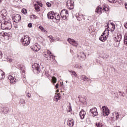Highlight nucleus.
<instances>
[{
	"mask_svg": "<svg viewBox=\"0 0 127 127\" xmlns=\"http://www.w3.org/2000/svg\"><path fill=\"white\" fill-rule=\"evenodd\" d=\"M20 42L24 46H27L30 43V38L27 35L24 36L21 39Z\"/></svg>",
	"mask_w": 127,
	"mask_h": 127,
	"instance_id": "2",
	"label": "nucleus"
},
{
	"mask_svg": "<svg viewBox=\"0 0 127 127\" xmlns=\"http://www.w3.org/2000/svg\"><path fill=\"white\" fill-rule=\"evenodd\" d=\"M1 58H2V53L0 52V59H1Z\"/></svg>",
	"mask_w": 127,
	"mask_h": 127,
	"instance_id": "48",
	"label": "nucleus"
},
{
	"mask_svg": "<svg viewBox=\"0 0 127 127\" xmlns=\"http://www.w3.org/2000/svg\"><path fill=\"white\" fill-rule=\"evenodd\" d=\"M115 40L118 43L117 47L120 46V41L122 40V35L121 34H118L116 37H115Z\"/></svg>",
	"mask_w": 127,
	"mask_h": 127,
	"instance_id": "10",
	"label": "nucleus"
},
{
	"mask_svg": "<svg viewBox=\"0 0 127 127\" xmlns=\"http://www.w3.org/2000/svg\"><path fill=\"white\" fill-rule=\"evenodd\" d=\"M56 89H58V88H59V84L58 83L55 86Z\"/></svg>",
	"mask_w": 127,
	"mask_h": 127,
	"instance_id": "50",
	"label": "nucleus"
},
{
	"mask_svg": "<svg viewBox=\"0 0 127 127\" xmlns=\"http://www.w3.org/2000/svg\"><path fill=\"white\" fill-rule=\"evenodd\" d=\"M120 93V96H121V97H125V93H124V92H122V91H119Z\"/></svg>",
	"mask_w": 127,
	"mask_h": 127,
	"instance_id": "39",
	"label": "nucleus"
},
{
	"mask_svg": "<svg viewBox=\"0 0 127 127\" xmlns=\"http://www.w3.org/2000/svg\"><path fill=\"white\" fill-rule=\"evenodd\" d=\"M96 127H104V124L102 122H98L96 124Z\"/></svg>",
	"mask_w": 127,
	"mask_h": 127,
	"instance_id": "30",
	"label": "nucleus"
},
{
	"mask_svg": "<svg viewBox=\"0 0 127 127\" xmlns=\"http://www.w3.org/2000/svg\"><path fill=\"white\" fill-rule=\"evenodd\" d=\"M95 12L101 15V14L103 13V8L101 6H98L95 9Z\"/></svg>",
	"mask_w": 127,
	"mask_h": 127,
	"instance_id": "16",
	"label": "nucleus"
},
{
	"mask_svg": "<svg viewBox=\"0 0 127 127\" xmlns=\"http://www.w3.org/2000/svg\"><path fill=\"white\" fill-rule=\"evenodd\" d=\"M109 30L106 29L103 32V34L101 35V37L99 38V39L102 42H105V40H107V38L109 36Z\"/></svg>",
	"mask_w": 127,
	"mask_h": 127,
	"instance_id": "3",
	"label": "nucleus"
},
{
	"mask_svg": "<svg viewBox=\"0 0 127 127\" xmlns=\"http://www.w3.org/2000/svg\"><path fill=\"white\" fill-rule=\"evenodd\" d=\"M66 6L69 9H73L74 8V1L68 0L66 2Z\"/></svg>",
	"mask_w": 127,
	"mask_h": 127,
	"instance_id": "7",
	"label": "nucleus"
},
{
	"mask_svg": "<svg viewBox=\"0 0 127 127\" xmlns=\"http://www.w3.org/2000/svg\"><path fill=\"white\" fill-rule=\"evenodd\" d=\"M6 60H7V61H9V62H12V59L9 58H7Z\"/></svg>",
	"mask_w": 127,
	"mask_h": 127,
	"instance_id": "45",
	"label": "nucleus"
},
{
	"mask_svg": "<svg viewBox=\"0 0 127 127\" xmlns=\"http://www.w3.org/2000/svg\"><path fill=\"white\" fill-rule=\"evenodd\" d=\"M78 69H80L81 70H82V69H83V66H78Z\"/></svg>",
	"mask_w": 127,
	"mask_h": 127,
	"instance_id": "54",
	"label": "nucleus"
},
{
	"mask_svg": "<svg viewBox=\"0 0 127 127\" xmlns=\"http://www.w3.org/2000/svg\"><path fill=\"white\" fill-rule=\"evenodd\" d=\"M102 110V114L104 117H107L108 115H110V110L107 106H103L101 108Z\"/></svg>",
	"mask_w": 127,
	"mask_h": 127,
	"instance_id": "5",
	"label": "nucleus"
},
{
	"mask_svg": "<svg viewBox=\"0 0 127 127\" xmlns=\"http://www.w3.org/2000/svg\"><path fill=\"white\" fill-rule=\"evenodd\" d=\"M71 111H72V107L71 106H69V112H71Z\"/></svg>",
	"mask_w": 127,
	"mask_h": 127,
	"instance_id": "53",
	"label": "nucleus"
},
{
	"mask_svg": "<svg viewBox=\"0 0 127 127\" xmlns=\"http://www.w3.org/2000/svg\"><path fill=\"white\" fill-rule=\"evenodd\" d=\"M108 1L111 3H117V0H108Z\"/></svg>",
	"mask_w": 127,
	"mask_h": 127,
	"instance_id": "37",
	"label": "nucleus"
},
{
	"mask_svg": "<svg viewBox=\"0 0 127 127\" xmlns=\"http://www.w3.org/2000/svg\"><path fill=\"white\" fill-rule=\"evenodd\" d=\"M41 4H42V3H40V4H39V5H41Z\"/></svg>",
	"mask_w": 127,
	"mask_h": 127,
	"instance_id": "63",
	"label": "nucleus"
},
{
	"mask_svg": "<svg viewBox=\"0 0 127 127\" xmlns=\"http://www.w3.org/2000/svg\"><path fill=\"white\" fill-rule=\"evenodd\" d=\"M61 16H62V18H63L64 20H66V19H67V17L69 16V13H68V11L66 9H64L61 11Z\"/></svg>",
	"mask_w": 127,
	"mask_h": 127,
	"instance_id": "4",
	"label": "nucleus"
},
{
	"mask_svg": "<svg viewBox=\"0 0 127 127\" xmlns=\"http://www.w3.org/2000/svg\"><path fill=\"white\" fill-rule=\"evenodd\" d=\"M0 25L1 26V29L3 30H9L11 29V22L9 20H5L3 23H1Z\"/></svg>",
	"mask_w": 127,
	"mask_h": 127,
	"instance_id": "1",
	"label": "nucleus"
},
{
	"mask_svg": "<svg viewBox=\"0 0 127 127\" xmlns=\"http://www.w3.org/2000/svg\"><path fill=\"white\" fill-rule=\"evenodd\" d=\"M4 79V72L0 69V80H2Z\"/></svg>",
	"mask_w": 127,
	"mask_h": 127,
	"instance_id": "21",
	"label": "nucleus"
},
{
	"mask_svg": "<svg viewBox=\"0 0 127 127\" xmlns=\"http://www.w3.org/2000/svg\"><path fill=\"white\" fill-rule=\"evenodd\" d=\"M67 124L68 127H72L74 126L75 122H74V120L71 119L70 120L67 121Z\"/></svg>",
	"mask_w": 127,
	"mask_h": 127,
	"instance_id": "18",
	"label": "nucleus"
},
{
	"mask_svg": "<svg viewBox=\"0 0 127 127\" xmlns=\"http://www.w3.org/2000/svg\"><path fill=\"white\" fill-rule=\"evenodd\" d=\"M42 32H45L46 33H47V31L46 30H45V29H44V30H43Z\"/></svg>",
	"mask_w": 127,
	"mask_h": 127,
	"instance_id": "55",
	"label": "nucleus"
},
{
	"mask_svg": "<svg viewBox=\"0 0 127 127\" xmlns=\"http://www.w3.org/2000/svg\"><path fill=\"white\" fill-rule=\"evenodd\" d=\"M125 7H126V9H127V4L125 3Z\"/></svg>",
	"mask_w": 127,
	"mask_h": 127,
	"instance_id": "59",
	"label": "nucleus"
},
{
	"mask_svg": "<svg viewBox=\"0 0 127 127\" xmlns=\"http://www.w3.org/2000/svg\"><path fill=\"white\" fill-rule=\"evenodd\" d=\"M33 17L34 18V19H36V18H37V16H36L35 15H33Z\"/></svg>",
	"mask_w": 127,
	"mask_h": 127,
	"instance_id": "52",
	"label": "nucleus"
},
{
	"mask_svg": "<svg viewBox=\"0 0 127 127\" xmlns=\"http://www.w3.org/2000/svg\"><path fill=\"white\" fill-rule=\"evenodd\" d=\"M48 38L50 39V41L51 43H52V42H55V38L53 37V36H49Z\"/></svg>",
	"mask_w": 127,
	"mask_h": 127,
	"instance_id": "23",
	"label": "nucleus"
},
{
	"mask_svg": "<svg viewBox=\"0 0 127 127\" xmlns=\"http://www.w3.org/2000/svg\"><path fill=\"white\" fill-rule=\"evenodd\" d=\"M48 19H53L54 18V12L51 11L47 14Z\"/></svg>",
	"mask_w": 127,
	"mask_h": 127,
	"instance_id": "19",
	"label": "nucleus"
},
{
	"mask_svg": "<svg viewBox=\"0 0 127 127\" xmlns=\"http://www.w3.org/2000/svg\"><path fill=\"white\" fill-rule=\"evenodd\" d=\"M7 35V33L6 32L3 33L2 34V36H6Z\"/></svg>",
	"mask_w": 127,
	"mask_h": 127,
	"instance_id": "49",
	"label": "nucleus"
},
{
	"mask_svg": "<svg viewBox=\"0 0 127 127\" xmlns=\"http://www.w3.org/2000/svg\"><path fill=\"white\" fill-rule=\"evenodd\" d=\"M6 15H7V11H6V10L3 9L0 12V16L2 17L3 19H5Z\"/></svg>",
	"mask_w": 127,
	"mask_h": 127,
	"instance_id": "12",
	"label": "nucleus"
},
{
	"mask_svg": "<svg viewBox=\"0 0 127 127\" xmlns=\"http://www.w3.org/2000/svg\"><path fill=\"white\" fill-rule=\"evenodd\" d=\"M20 19H21V16H20V15L19 14H17L12 16L13 21L16 23H17V22H19Z\"/></svg>",
	"mask_w": 127,
	"mask_h": 127,
	"instance_id": "8",
	"label": "nucleus"
},
{
	"mask_svg": "<svg viewBox=\"0 0 127 127\" xmlns=\"http://www.w3.org/2000/svg\"><path fill=\"white\" fill-rule=\"evenodd\" d=\"M80 79H81V80H82L83 81H87L88 82H89V81H91V79H90V78L87 77V76H86V75H81L80 77Z\"/></svg>",
	"mask_w": 127,
	"mask_h": 127,
	"instance_id": "20",
	"label": "nucleus"
},
{
	"mask_svg": "<svg viewBox=\"0 0 127 127\" xmlns=\"http://www.w3.org/2000/svg\"><path fill=\"white\" fill-rule=\"evenodd\" d=\"M90 113H91L93 117H96V116H98V115H99L98 113V112L97 111L96 108H94L90 109Z\"/></svg>",
	"mask_w": 127,
	"mask_h": 127,
	"instance_id": "13",
	"label": "nucleus"
},
{
	"mask_svg": "<svg viewBox=\"0 0 127 127\" xmlns=\"http://www.w3.org/2000/svg\"><path fill=\"white\" fill-rule=\"evenodd\" d=\"M31 49H32V50L33 51H35V50H36V48H35V47H34V46H31Z\"/></svg>",
	"mask_w": 127,
	"mask_h": 127,
	"instance_id": "44",
	"label": "nucleus"
},
{
	"mask_svg": "<svg viewBox=\"0 0 127 127\" xmlns=\"http://www.w3.org/2000/svg\"><path fill=\"white\" fill-rule=\"evenodd\" d=\"M46 54H48V55L50 56L51 55V54H52V53H51V52H50V51L49 50H47V52H46Z\"/></svg>",
	"mask_w": 127,
	"mask_h": 127,
	"instance_id": "41",
	"label": "nucleus"
},
{
	"mask_svg": "<svg viewBox=\"0 0 127 127\" xmlns=\"http://www.w3.org/2000/svg\"><path fill=\"white\" fill-rule=\"evenodd\" d=\"M3 113H4V114H7V113H8V108L3 107Z\"/></svg>",
	"mask_w": 127,
	"mask_h": 127,
	"instance_id": "27",
	"label": "nucleus"
},
{
	"mask_svg": "<svg viewBox=\"0 0 127 127\" xmlns=\"http://www.w3.org/2000/svg\"><path fill=\"white\" fill-rule=\"evenodd\" d=\"M117 2H118V3H122V0H117Z\"/></svg>",
	"mask_w": 127,
	"mask_h": 127,
	"instance_id": "51",
	"label": "nucleus"
},
{
	"mask_svg": "<svg viewBox=\"0 0 127 127\" xmlns=\"http://www.w3.org/2000/svg\"><path fill=\"white\" fill-rule=\"evenodd\" d=\"M32 68H34V70L37 71V74L40 73V65H39L38 64H35L32 65Z\"/></svg>",
	"mask_w": 127,
	"mask_h": 127,
	"instance_id": "11",
	"label": "nucleus"
},
{
	"mask_svg": "<svg viewBox=\"0 0 127 127\" xmlns=\"http://www.w3.org/2000/svg\"><path fill=\"white\" fill-rule=\"evenodd\" d=\"M19 104L20 106L24 107V105H25V100L23 99H21L19 101Z\"/></svg>",
	"mask_w": 127,
	"mask_h": 127,
	"instance_id": "24",
	"label": "nucleus"
},
{
	"mask_svg": "<svg viewBox=\"0 0 127 127\" xmlns=\"http://www.w3.org/2000/svg\"><path fill=\"white\" fill-rule=\"evenodd\" d=\"M55 19H56L57 20H58V19H57L56 18H55Z\"/></svg>",
	"mask_w": 127,
	"mask_h": 127,
	"instance_id": "62",
	"label": "nucleus"
},
{
	"mask_svg": "<svg viewBox=\"0 0 127 127\" xmlns=\"http://www.w3.org/2000/svg\"><path fill=\"white\" fill-rule=\"evenodd\" d=\"M26 96L28 98H29L30 97H31V95L30 94V93H29V92H28L26 94Z\"/></svg>",
	"mask_w": 127,
	"mask_h": 127,
	"instance_id": "46",
	"label": "nucleus"
},
{
	"mask_svg": "<svg viewBox=\"0 0 127 127\" xmlns=\"http://www.w3.org/2000/svg\"><path fill=\"white\" fill-rule=\"evenodd\" d=\"M52 81L53 83H54V84H55V83L57 82V79L55 76H53L52 78Z\"/></svg>",
	"mask_w": 127,
	"mask_h": 127,
	"instance_id": "34",
	"label": "nucleus"
},
{
	"mask_svg": "<svg viewBox=\"0 0 127 127\" xmlns=\"http://www.w3.org/2000/svg\"><path fill=\"white\" fill-rule=\"evenodd\" d=\"M39 28L41 30V31H43L44 30V28L42 27V26H39Z\"/></svg>",
	"mask_w": 127,
	"mask_h": 127,
	"instance_id": "43",
	"label": "nucleus"
},
{
	"mask_svg": "<svg viewBox=\"0 0 127 127\" xmlns=\"http://www.w3.org/2000/svg\"><path fill=\"white\" fill-rule=\"evenodd\" d=\"M55 99L57 100V101H58L59 100H60L61 99V96H60L59 94H57L55 96Z\"/></svg>",
	"mask_w": 127,
	"mask_h": 127,
	"instance_id": "28",
	"label": "nucleus"
},
{
	"mask_svg": "<svg viewBox=\"0 0 127 127\" xmlns=\"http://www.w3.org/2000/svg\"><path fill=\"white\" fill-rule=\"evenodd\" d=\"M75 68H79V65L78 64H75Z\"/></svg>",
	"mask_w": 127,
	"mask_h": 127,
	"instance_id": "56",
	"label": "nucleus"
},
{
	"mask_svg": "<svg viewBox=\"0 0 127 127\" xmlns=\"http://www.w3.org/2000/svg\"><path fill=\"white\" fill-rule=\"evenodd\" d=\"M55 58L53 56V55L52 54L49 56V57L47 59V60H54Z\"/></svg>",
	"mask_w": 127,
	"mask_h": 127,
	"instance_id": "26",
	"label": "nucleus"
},
{
	"mask_svg": "<svg viewBox=\"0 0 127 127\" xmlns=\"http://www.w3.org/2000/svg\"><path fill=\"white\" fill-rule=\"evenodd\" d=\"M125 26L126 28L127 29V23H126L125 24Z\"/></svg>",
	"mask_w": 127,
	"mask_h": 127,
	"instance_id": "57",
	"label": "nucleus"
},
{
	"mask_svg": "<svg viewBox=\"0 0 127 127\" xmlns=\"http://www.w3.org/2000/svg\"><path fill=\"white\" fill-rule=\"evenodd\" d=\"M43 56L44 57L47 58V59H48V58L49 57V55L48 54H47L46 53H44L43 54Z\"/></svg>",
	"mask_w": 127,
	"mask_h": 127,
	"instance_id": "38",
	"label": "nucleus"
},
{
	"mask_svg": "<svg viewBox=\"0 0 127 127\" xmlns=\"http://www.w3.org/2000/svg\"><path fill=\"white\" fill-rule=\"evenodd\" d=\"M79 116L81 120H84L85 116H86V111L84 109H82L79 113Z\"/></svg>",
	"mask_w": 127,
	"mask_h": 127,
	"instance_id": "17",
	"label": "nucleus"
},
{
	"mask_svg": "<svg viewBox=\"0 0 127 127\" xmlns=\"http://www.w3.org/2000/svg\"><path fill=\"white\" fill-rule=\"evenodd\" d=\"M38 46H39L38 44H35V46H34V47H35L36 49L35 51L36 52L39 51V50H40V48H38Z\"/></svg>",
	"mask_w": 127,
	"mask_h": 127,
	"instance_id": "29",
	"label": "nucleus"
},
{
	"mask_svg": "<svg viewBox=\"0 0 127 127\" xmlns=\"http://www.w3.org/2000/svg\"><path fill=\"white\" fill-rule=\"evenodd\" d=\"M103 57H104V59H108V58H109V55H107V54H105L104 55Z\"/></svg>",
	"mask_w": 127,
	"mask_h": 127,
	"instance_id": "40",
	"label": "nucleus"
},
{
	"mask_svg": "<svg viewBox=\"0 0 127 127\" xmlns=\"http://www.w3.org/2000/svg\"><path fill=\"white\" fill-rule=\"evenodd\" d=\"M78 98L81 103L82 104H85V102H86V98H85V97H81L80 98V97H78Z\"/></svg>",
	"mask_w": 127,
	"mask_h": 127,
	"instance_id": "25",
	"label": "nucleus"
},
{
	"mask_svg": "<svg viewBox=\"0 0 127 127\" xmlns=\"http://www.w3.org/2000/svg\"><path fill=\"white\" fill-rule=\"evenodd\" d=\"M57 41H59L60 40V39H59V38H57Z\"/></svg>",
	"mask_w": 127,
	"mask_h": 127,
	"instance_id": "60",
	"label": "nucleus"
},
{
	"mask_svg": "<svg viewBox=\"0 0 127 127\" xmlns=\"http://www.w3.org/2000/svg\"><path fill=\"white\" fill-rule=\"evenodd\" d=\"M14 27H15V29L18 28V27L17 26V25H15V26H14Z\"/></svg>",
	"mask_w": 127,
	"mask_h": 127,
	"instance_id": "58",
	"label": "nucleus"
},
{
	"mask_svg": "<svg viewBox=\"0 0 127 127\" xmlns=\"http://www.w3.org/2000/svg\"><path fill=\"white\" fill-rule=\"evenodd\" d=\"M77 58L80 61H84L86 60V57L85 55V54L83 52H80L77 55Z\"/></svg>",
	"mask_w": 127,
	"mask_h": 127,
	"instance_id": "6",
	"label": "nucleus"
},
{
	"mask_svg": "<svg viewBox=\"0 0 127 127\" xmlns=\"http://www.w3.org/2000/svg\"><path fill=\"white\" fill-rule=\"evenodd\" d=\"M39 8H40L39 7V4H35V9L36 10H37V11H39Z\"/></svg>",
	"mask_w": 127,
	"mask_h": 127,
	"instance_id": "32",
	"label": "nucleus"
},
{
	"mask_svg": "<svg viewBox=\"0 0 127 127\" xmlns=\"http://www.w3.org/2000/svg\"><path fill=\"white\" fill-rule=\"evenodd\" d=\"M1 1H2V0H0V2Z\"/></svg>",
	"mask_w": 127,
	"mask_h": 127,
	"instance_id": "64",
	"label": "nucleus"
},
{
	"mask_svg": "<svg viewBox=\"0 0 127 127\" xmlns=\"http://www.w3.org/2000/svg\"><path fill=\"white\" fill-rule=\"evenodd\" d=\"M8 79L10 80L11 84H12V85H14V84L16 83V79L11 75H8Z\"/></svg>",
	"mask_w": 127,
	"mask_h": 127,
	"instance_id": "14",
	"label": "nucleus"
},
{
	"mask_svg": "<svg viewBox=\"0 0 127 127\" xmlns=\"http://www.w3.org/2000/svg\"><path fill=\"white\" fill-rule=\"evenodd\" d=\"M46 4L48 7H51V3H50V2H47Z\"/></svg>",
	"mask_w": 127,
	"mask_h": 127,
	"instance_id": "42",
	"label": "nucleus"
},
{
	"mask_svg": "<svg viewBox=\"0 0 127 127\" xmlns=\"http://www.w3.org/2000/svg\"><path fill=\"white\" fill-rule=\"evenodd\" d=\"M67 41H68V42H69V43H70V44H71L75 47H77V46L79 45V44H78V43H77V42H76V41H75V40L73 39L68 38Z\"/></svg>",
	"mask_w": 127,
	"mask_h": 127,
	"instance_id": "9",
	"label": "nucleus"
},
{
	"mask_svg": "<svg viewBox=\"0 0 127 127\" xmlns=\"http://www.w3.org/2000/svg\"><path fill=\"white\" fill-rule=\"evenodd\" d=\"M21 12L25 14L27 13V10H26L25 8H23L21 10Z\"/></svg>",
	"mask_w": 127,
	"mask_h": 127,
	"instance_id": "36",
	"label": "nucleus"
},
{
	"mask_svg": "<svg viewBox=\"0 0 127 127\" xmlns=\"http://www.w3.org/2000/svg\"><path fill=\"white\" fill-rule=\"evenodd\" d=\"M103 10L105 11H110V8L109 6H103Z\"/></svg>",
	"mask_w": 127,
	"mask_h": 127,
	"instance_id": "31",
	"label": "nucleus"
},
{
	"mask_svg": "<svg viewBox=\"0 0 127 127\" xmlns=\"http://www.w3.org/2000/svg\"><path fill=\"white\" fill-rule=\"evenodd\" d=\"M113 115L114 116H115V117L116 118V121H118V120H119V118H120V114H119V112H114L113 113Z\"/></svg>",
	"mask_w": 127,
	"mask_h": 127,
	"instance_id": "22",
	"label": "nucleus"
},
{
	"mask_svg": "<svg viewBox=\"0 0 127 127\" xmlns=\"http://www.w3.org/2000/svg\"><path fill=\"white\" fill-rule=\"evenodd\" d=\"M124 44L127 46V34L124 36Z\"/></svg>",
	"mask_w": 127,
	"mask_h": 127,
	"instance_id": "33",
	"label": "nucleus"
},
{
	"mask_svg": "<svg viewBox=\"0 0 127 127\" xmlns=\"http://www.w3.org/2000/svg\"><path fill=\"white\" fill-rule=\"evenodd\" d=\"M28 27H30V28L32 27V23H29L28 24Z\"/></svg>",
	"mask_w": 127,
	"mask_h": 127,
	"instance_id": "47",
	"label": "nucleus"
},
{
	"mask_svg": "<svg viewBox=\"0 0 127 127\" xmlns=\"http://www.w3.org/2000/svg\"><path fill=\"white\" fill-rule=\"evenodd\" d=\"M77 20L78 21H81L82 19L85 20V17H84V15L83 14H80L79 13H77L75 15Z\"/></svg>",
	"mask_w": 127,
	"mask_h": 127,
	"instance_id": "15",
	"label": "nucleus"
},
{
	"mask_svg": "<svg viewBox=\"0 0 127 127\" xmlns=\"http://www.w3.org/2000/svg\"><path fill=\"white\" fill-rule=\"evenodd\" d=\"M112 25L113 26V27H114H114H115V24H112Z\"/></svg>",
	"mask_w": 127,
	"mask_h": 127,
	"instance_id": "61",
	"label": "nucleus"
},
{
	"mask_svg": "<svg viewBox=\"0 0 127 127\" xmlns=\"http://www.w3.org/2000/svg\"><path fill=\"white\" fill-rule=\"evenodd\" d=\"M69 72L71 73V75H73V76H74V77H77V76H78V75H77V73H76V72H75L74 71H71L69 70Z\"/></svg>",
	"mask_w": 127,
	"mask_h": 127,
	"instance_id": "35",
	"label": "nucleus"
}]
</instances>
